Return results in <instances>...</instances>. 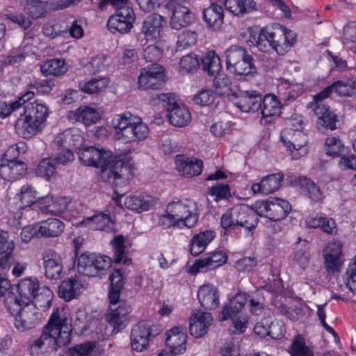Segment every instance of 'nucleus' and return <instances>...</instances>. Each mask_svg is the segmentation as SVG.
Masks as SVG:
<instances>
[{
    "instance_id": "48",
    "label": "nucleus",
    "mask_w": 356,
    "mask_h": 356,
    "mask_svg": "<svg viewBox=\"0 0 356 356\" xmlns=\"http://www.w3.org/2000/svg\"><path fill=\"white\" fill-rule=\"evenodd\" d=\"M124 241V237L122 235H118L111 241V245L114 253V262L120 263L122 261L124 264L129 265L131 263V259L127 258Z\"/></svg>"
},
{
    "instance_id": "21",
    "label": "nucleus",
    "mask_w": 356,
    "mask_h": 356,
    "mask_svg": "<svg viewBox=\"0 0 356 356\" xmlns=\"http://www.w3.org/2000/svg\"><path fill=\"white\" fill-rule=\"evenodd\" d=\"M86 280L79 275L63 280L58 287V296L66 301H70L78 296L86 286Z\"/></svg>"
},
{
    "instance_id": "18",
    "label": "nucleus",
    "mask_w": 356,
    "mask_h": 356,
    "mask_svg": "<svg viewBox=\"0 0 356 356\" xmlns=\"http://www.w3.org/2000/svg\"><path fill=\"white\" fill-rule=\"evenodd\" d=\"M40 204V210L44 213L58 216L67 211L74 209V202L70 197H42Z\"/></svg>"
},
{
    "instance_id": "14",
    "label": "nucleus",
    "mask_w": 356,
    "mask_h": 356,
    "mask_svg": "<svg viewBox=\"0 0 356 356\" xmlns=\"http://www.w3.org/2000/svg\"><path fill=\"white\" fill-rule=\"evenodd\" d=\"M165 81L164 68L156 63L143 68L138 78V88L140 90H159Z\"/></svg>"
},
{
    "instance_id": "6",
    "label": "nucleus",
    "mask_w": 356,
    "mask_h": 356,
    "mask_svg": "<svg viewBox=\"0 0 356 356\" xmlns=\"http://www.w3.org/2000/svg\"><path fill=\"white\" fill-rule=\"evenodd\" d=\"M292 127L284 129L281 134V140L284 145L293 154L294 159H298L307 153L306 145L307 136L302 131L303 121L300 118L291 120Z\"/></svg>"
},
{
    "instance_id": "47",
    "label": "nucleus",
    "mask_w": 356,
    "mask_h": 356,
    "mask_svg": "<svg viewBox=\"0 0 356 356\" xmlns=\"http://www.w3.org/2000/svg\"><path fill=\"white\" fill-rule=\"evenodd\" d=\"M53 299L51 290L46 286H40L37 290L33 302L34 307L44 310L50 307Z\"/></svg>"
},
{
    "instance_id": "54",
    "label": "nucleus",
    "mask_w": 356,
    "mask_h": 356,
    "mask_svg": "<svg viewBox=\"0 0 356 356\" xmlns=\"http://www.w3.org/2000/svg\"><path fill=\"white\" fill-rule=\"evenodd\" d=\"M56 161L52 158H44L40 161L35 170L38 177L49 179L56 172Z\"/></svg>"
},
{
    "instance_id": "25",
    "label": "nucleus",
    "mask_w": 356,
    "mask_h": 356,
    "mask_svg": "<svg viewBox=\"0 0 356 356\" xmlns=\"http://www.w3.org/2000/svg\"><path fill=\"white\" fill-rule=\"evenodd\" d=\"M281 104L277 97L271 94L264 96L261 99V106L259 108L262 115L261 123L267 124L273 122L279 117L281 111Z\"/></svg>"
},
{
    "instance_id": "30",
    "label": "nucleus",
    "mask_w": 356,
    "mask_h": 356,
    "mask_svg": "<svg viewBox=\"0 0 356 356\" xmlns=\"http://www.w3.org/2000/svg\"><path fill=\"white\" fill-rule=\"evenodd\" d=\"M15 242L7 232L0 230V268L8 269L13 257Z\"/></svg>"
},
{
    "instance_id": "46",
    "label": "nucleus",
    "mask_w": 356,
    "mask_h": 356,
    "mask_svg": "<svg viewBox=\"0 0 356 356\" xmlns=\"http://www.w3.org/2000/svg\"><path fill=\"white\" fill-rule=\"evenodd\" d=\"M288 351L291 356H314L313 348L306 345L305 339L301 334L294 337Z\"/></svg>"
},
{
    "instance_id": "13",
    "label": "nucleus",
    "mask_w": 356,
    "mask_h": 356,
    "mask_svg": "<svg viewBox=\"0 0 356 356\" xmlns=\"http://www.w3.org/2000/svg\"><path fill=\"white\" fill-rule=\"evenodd\" d=\"M136 19L135 12L131 6H122L118 8L114 14L108 19L107 27L108 30L114 33H129L134 27Z\"/></svg>"
},
{
    "instance_id": "44",
    "label": "nucleus",
    "mask_w": 356,
    "mask_h": 356,
    "mask_svg": "<svg viewBox=\"0 0 356 356\" xmlns=\"http://www.w3.org/2000/svg\"><path fill=\"white\" fill-rule=\"evenodd\" d=\"M40 71L44 76H59L67 72V67L64 59L56 58L43 62L40 65Z\"/></svg>"
},
{
    "instance_id": "50",
    "label": "nucleus",
    "mask_w": 356,
    "mask_h": 356,
    "mask_svg": "<svg viewBox=\"0 0 356 356\" xmlns=\"http://www.w3.org/2000/svg\"><path fill=\"white\" fill-rule=\"evenodd\" d=\"M19 154L17 148L11 146L4 153V158L0 163V177L6 180H11V163L10 161L11 158H15Z\"/></svg>"
},
{
    "instance_id": "45",
    "label": "nucleus",
    "mask_w": 356,
    "mask_h": 356,
    "mask_svg": "<svg viewBox=\"0 0 356 356\" xmlns=\"http://www.w3.org/2000/svg\"><path fill=\"white\" fill-rule=\"evenodd\" d=\"M277 28L281 38L279 39L280 55H284L296 44V34L284 26H278Z\"/></svg>"
},
{
    "instance_id": "61",
    "label": "nucleus",
    "mask_w": 356,
    "mask_h": 356,
    "mask_svg": "<svg viewBox=\"0 0 356 356\" xmlns=\"http://www.w3.org/2000/svg\"><path fill=\"white\" fill-rule=\"evenodd\" d=\"M197 39V33L190 30H186L178 35L177 47L180 49L194 45Z\"/></svg>"
},
{
    "instance_id": "11",
    "label": "nucleus",
    "mask_w": 356,
    "mask_h": 356,
    "mask_svg": "<svg viewBox=\"0 0 356 356\" xmlns=\"http://www.w3.org/2000/svg\"><path fill=\"white\" fill-rule=\"evenodd\" d=\"M158 99L167 103L168 117L173 126L184 127L188 124L191 120V113L186 106L176 102L174 94L163 93L158 95Z\"/></svg>"
},
{
    "instance_id": "53",
    "label": "nucleus",
    "mask_w": 356,
    "mask_h": 356,
    "mask_svg": "<svg viewBox=\"0 0 356 356\" xmlns=\"http://www.w3.org/2000/svg\"><path fill=\"white\" fill-rule=\"evenodd\" d=\"M300 186L305 188L309 197L314 202H319L323 199V193L320 188L312 180L305 177L298 179Z\"/></svg>"
},
{
    "instance_id": "39",
    "label": "nucleus",
    "mask_w": 356,
    "mask_h": 356,
    "mask_svg": "<svg viewBox=\"0 0 356 356\" xmlns=\"http://www.w3.org/2000/svg\"><path fill=\"white\" fill-rule=\"evenodd\" d=\"M39 236L43 237H57L60 236L64 229V223L58 218H48L37 224Z\"/></svg>"
},
{
    "instance_id": "33",
    "label": "nucleus",
    "mask_w": 356,
    "mask_h": 356,
    "mask_svg": "<svg viewBox=\"0 0 356 356\" xmlns=\"http://www.w3.org/2000/svg\"><path fill=\"white\" fill-rule=\"evenodd\" d=\"M203 19L208 27L217 31L220 29L224 21V9L222 6L213 3L203 10Z\"/></svg>"
},
{
    "instance_id": "9",
    "label": "nucleus",
    "mask_w": 356,
    "mask_h": 356,
    "mask_svg": "<svg viewBox=\"0 0 356 356\" xmlns=\"http://www.w3.org/2000/svg\"><path fill=\"white\" fill-rule=\"evenodd\" d=\"M112 259L104 254L83 253L77 258V270L88 277H97L111 266Z\"/></svg>"
},
{
    "instance_id": "10",
    "label": "nucleus",
    "mask_w": 356,
    "mask_h": 356,
    "mask_svg": "<svg viewBox=\"0 0 356 356\" xmlns=\"http://www.w3.org/2000/svg\"><path fill=\"white\" fill-rule=\"evenodd\" d=\"M171 212L181 221L184 227H193L199 219L197 204L191 199L172 201L168 204Z\"/></svg>"
},
{
    "instance_id": "7",
    "label": "nucleus",
    "mask_w": 356,
    "mask_h": 356,
    "mask_svg": "<svg viewBox=\"0 0 356 356\" xmlns=\"http://www.w3.org/2000/svg\"><path fill=\"white\" fill-rule=\"evenodd\" d=\"M256 215L266 217L270 220H282L291 210L289 202L277 197L257 200L252 205Z\"/></svg>"
},
{
    "instance_id": "15",
    "label": "nucleus",
    "mask_w": 356,
    "mask_h": 356,
    "mask_svg": "<svg viewBox=\"0 0 356 356\" xmlns=\"http://www.w3.org/2000/svg\"><path fill=\"white\" fill-rule=\"evenodd\" d=\"M252 39L254 46L260 51L268 54L276 52L280 55L279 39L281 38L277 27L261 28L257 34L252 36Z\"/></svg>"
},
{
    "instance_id": "42",
    "label": "nucleus",
    "mask_w": 356,
    "mask_h": 356,
    "mask_svg": "<svg viewBox=\"0 0 356 356\" xmlns=\"http://www.w3.org/2000/svg\"><path fill=\"white\" fill-rule=\"evenodd\" d=\"M224 6L227 11L235 16H242L257 10L254 0H224Z\"/></svg>"
},
{
    "instance_id": "62",
    "label": "nucleus",
    "mask_w": 356,
    "mask_h": 356,
    "mask_svg": "<svg viewBox=\"0 0 356 356\" xmlns=\"http://www.w3.org/2000/svg\"><path fill=\"white\" fill-rule=\"evenodd\" d=\"M236 216L234 207L227 210V211L224 213L220 218L221 227L226 232H231L232 230H234L236 227H237L235 220Z\"/></svg>"
},
{
    "instance_id": "35",
    "label": "nucleus",
    "mask_w": 356,
    "mask_h": 356,
    "mask_svg": "<svg viewBox=\"0 0 356 356\" xmlns=\"http://www.w3.org/2000/svg\"><path fill=\"white\" fill-rule=\"evenodd\" d=\"M248 293H238L232 299L227 302L220 314V321H223L230 318L233 315L238 314L248 302Z\"/></svg>"
},
{
    "instance_id": "49",
    "label": "nucleus",
    "mask_w": 356,
    "mask_h": 356,
    "mask_svg": "<svg viewBox=\"0 0 356 356\" xmlns=\"http://www.w3.org/2000/svg\"><path fill=\"white\" fill-rule=\"evenodd\" d=\"M202 67L210 76H214L221 70V63L218 55L214 51H209L202 60Z\"/></svg>"
},
{
    "instance_id": "28",
    "label": "nucleus",
    "mask_w": 356,
    "mask_h": 356,
    "mask_svg": "<svg viewBox=\"0 0 356 356\" xmlns=\"http://www.w3.org/2000/svg\"><path fill=\"white\" fill-rule=\"evenodd\" d=\"M213 86L219 95L227 97L232 102H235L236 96L240 90L238 86L234 84L232 79L225 74L217 76L213 80Z\"/></svg>"
},
{
    "instance_id": "38",
    "label": "nucleus",
    "mask_w": 356,
    "mask_h": 356,
    "mask_svg": "<svg viewBox=\"0 0 356 356\" xmlns=\"http://www.w3.org/2000/svg\"><path fill=\"white\" fill-rule=\"evenodd\" d=\"M70 120L81 122L86 126H90L97 122L99 119L97 111L88 106H81L75 111L69 112Z\"/></svg>"
},
{
    "instance_id": "20",
    "label": "nucleus",
    "mask_w": 356,
    "mask_h": 356,
    "mask_svg": "<svg viewBox=\"0 0 356 356\" xmlns=\"http://www.w3.org/2000/svg\"><path fill=\"white\" fill-rule=\"evenodd\" d=\"M165 335V345L170 350V355H177L186 351L187 334L184 329L174 327L169 330Z\"/></svg>"
},
{
    "instance_id": "23",
    "label": "nucleus",
    "mask_w": 356,
    "mask_h": 356,
    "mask_svg": "<svg viewBox=\"0 0 356 356\" xmlns=\"http://www.w3.org/2000/svg\"><path fill=\"white\" fill-rule=\"evenodd\" d=\"M261 96L256 91L250 93L240 90L238 94L236 96L235 102H233L243 112L254 113L261 108Z\"/></svg>"
},
{
    "instance_id": "22",
    "label": "nucleus",
    "mask_w": 356,
    "mask_h": 356,
    "mask_svg": "<svg viewBox=\"0 0 356 356\" xmlns=\"http://www.w3.org/2000/svg\"><path fill=\"white\" fill-rule=\"evenodd\" d=\"M165 21L158 13L148 15L143 22L141 33L147 40H156L161 36Z\"/></svg>"
},
{
    "instance_id": "19",
    "label": "nucleus",
    "mask_w": 356,
    "mask_h": 356,
    "mask_svg": "<svg viewBox=\"0 0 356 356\" xmlns=\"http://www.w3.org/2000/svg\"><path fill=\"white\" fill-rule=\"evenodd\" d=\"M43 266L46 277L57 281L62 277L63 266L61 257L52 250H48L42 254Z\"/></svg>"
},
{
    "instance_id": "12",
    "label": "nucleus",
    "mask_w": 356,
    "mask_h": 356,
    "mask_svg": "<svg viewBox=\"0 0 356 356\" xmlns=\"http://www.w3.org/2000/svg\"><path fill=\"white\" fill-rule=\"evenodd\" d=\"M115 195L113 197V200L120 207L125 208L140 213L148 211L155 205L159 203V200L152 195H129L124 196V193L120 191H115Z\"/></svg>"
},
{
    "instance_id": "43",
    "label": "nucleus",
    "mask_w": 356,
    "mask_h": 356,
    "mask_svg": "<svg viewBox=\"0 0 356 356\" xmlns=\"http://www.w3.org/2000/svg\"><path fill=\"white\" fill-rule=\"evenodd\" d=\"M15 199L17 201V204L19 209H25L34 204L40 209L39 202L41 199L37 202V191L31 185L26 184L22 186L19 193L16 194Z\"/></svg>"
},
{
    "instance_id": "41",
    "label": "nucleus",
    "mask_w": 356,
    "mask_h": 356,
    "mask_svg": "<svg viewBox=\"0 0 356 356\" xmlns=\"http://www.w3.org/2000/svg\"><path fill=\"white\" fill-rule=\"evenodd\" d=\"M216 234L213 230H206L195 234L190 241V251L193 256L200 254L213 240Z\"/></svg>"
},
{
    "instance_id": "40",
    "label": "nucleus",
    "mask_w": 356,
    "mask_h": 356,
    "mask_svg": "<svg viewBox=\"0 0 356 356\" xmlns=\"http://www.w3.org/2000/svg\"><path fill=\"white\" fill-rule=\"evenodd\" d=\"M33 91H26L17 99L13 102H3V97L0 95V117L6 118L24 105L27 102L34 97Z\"/></svg>"
},
{
    "instance_id": "17",
    "label": "nucleus",
    "mask_w": 356,
    "mask_h": 356,
    "mask_svg": "<svg viewBox=\"0 0 356 356\" xmlns=\"http://www.w3.org/2000/svg\"><path fill=\"white\" fill-rule=\"evenodd\" d=\"M227 261V256L223 251L211 252L204 258L195 260L192 266L190 267L189 273L192 275H196L204 270H214L224 265Z\"/></svg>"
},
{
    "instance_id": "16",
    "label": "nucleus",
    "mask_w": 356,
    "mask_h": 356,
    "mask_svg": "<svg viewBox=\"0 0 356 356\" xmlns=\"http://www.w3.org/2000/svg\"><path fill=\"white\" fill-rule=\"evenodd\" d=\"M130 312V305L124 301L120 302L118 305L110 306L105 318L108 324L113 327V332L118 333L127 325Z\"/></svg>"
},
{
    "instance_id": "26",
    "label": "nucleus",
    "mask_w": 356,
    "mask_h": 356,
    "mask_svg": "<svg viewBox=\"0 0 356 356\" xmlns=\"http://www.w3.org/2000/svg\"><path fill=\"white\" fill-rule=\"evenodd\" d=\"M197 298L202 307L205 309L211 310L219 306V291L213 284H207L201 286L197 292Z\"/></svg>"
},
{
    "instance_id": "52",
    "label": "nucleus",
    "mask_w": 356,
    "mask_h": 356,
    "mask_svg": "<svg viewBox=\"0 0 356 356\" xmlns=\"http://www.w3.org/2000/svg\"><path fill=\"white\" fill-rule=\"evenodd\" d=\"M158 225L163 229H183L184 224L179 220L173 212H171L170 207L167 205L163 213L159 216Z\"/></svg>"
},
{
    "instance_id": "63",
    "label": "nucleus",
    "mask_w": 356,
    "mask_h": 356,
    "mask_svg": "<svg viewBox=\"0 0 356 356\" xmlns=\"http://www.w3.org/2000/svg\"><path fill=\"white\" fill-rule=\"evenodd\" d=\"M4 16L7 19L17 24L24 31L29 30L32 24L31 19L20 13L10 12L5 14Z\"/></svg>"
},
{
    "instance_id": "24",
    "label": "nucleus",
    "mask_w": 356,
    "mask_h": 356,
    "mask_svg": "<svg viewBox=\"0 0 356 356\" xmlns=\"http://www.w3.org/2000/svg\"><path fill=\"white\" fill-rule=\"evenodd\" d=\"M355 90L354 82L351 79L344 81L339 80L334 81L332 84L327 86L318 93L315 95V99H325L328 98L333 92L339 96H350L353 94Z\"/></svg>"
},
{
    "instance_id": "56",
    "label": "nucleus",
    "mask_w": 356,
    "mask_h": 356,
    "mask_svg": "<svg viewBox=\"0 0 356 356\" xmlns=\"http://www.w3.org/2000/svg\"><path fill=\"white\" fill-rule=\"evenodd\" d=\"M311 259V254L309 247L307 243L300 245V248L297 249L293 257V261L304 270L308 266Z\"/></svg>"
},
{
    "instance_id": "4",
    "label": "nucleus",
    "mask_w": 356,
    "mask_h": 356,
    "mask_svg": "<svg viewBox=\"0 0 356 356\" xmlns=\"http://www.w3.org/2000/svg\"><path fill=\"white\" fill-rule=\"evenodd\" d=\"M111 125L115 138L122 143L143 140L149 134L147 125L140 118L135 120L129 112L115 115Z\"/></svg>"
},
{
    "instance_id": "34",
    "label": "nucleus",
    "mask_w": 356,
    "mask_h": 356,
    "mask_svg": "<svg viewBox=\"0 0 356 356\" xmlns=\"http://www.w3.org/2000/svg\"><path fill=\"white\" fill-rule=\"evenodd\" d=\"M81 224L93 230H102L107 232L115 229L114 222L108 214L98 213L92 216L84 218Z\"/></svg>"
},
{
    "instance_id": "64",
    "label": "nucleus",
    "mask_w": 356,
    "mask_h": 356,
    "mask_svg": "<svg viewBox=\"0 0 356 356\" xmlns=\"http://www.w3.org/2000/svg\"><path fill=\"white\" fill-rule=\"evenodd\" d=\"M95 344L93 342H86L76 345L70 349L71 356H88L94 350Z\"/></svg>"
},
{
    "instance_id": "58",
    "label": "nucleus",
    "mask_w": 356,
    "mask_h": 356,
    "mask_svg": "<svg viewBox=\"0 0 356 356\" xmlns=\"http://www.w3.org/2000/svg\"><path fill=\"white\" fill-rule=\"evenodd\" d=\"M4 305L7 312L15 316L26 305L19 297L15 296V294H10V296H6L4 298Z\"/></svg>"
},
{
    "instance_id": "31",
    "label": "nucleus",
    "mask_w": 356,
    "mask_h": 356,
    "mask_svg": "<svg viewBox=\"0 0 356 356\" xmlns=\"http://www.w3.org/2000/svg\"><path fill=\"white\" fill-rule=\"evenodd\" d=\"M194 20V15L186 5L175 4L170 18L173 29L179 30L189 26Z\"/></svg>"
},
{
    "instance_id": "32",
    "label": "nucleus",
    "mask_w": 356,
    "mask_h": 356,
    "mask_svg": "<svg viewBox=\"0 0 356 356\" xmlns=\"http://www.w3.org/2000/svg\"><path fill=\"white\" fill-rule=\"evenodd\" d=\"M175 164L178 172L190 177L199 175L203 169V163L201 160L185 159L181 155L176 156Z\"/></svg>"
},
{
    "instance_id": "37",
    "label": "nucleus",
    "mask_w": 356,
    "mask_h": 356,
    "mask_svg": "<svg viewBox=\"0 0 356 356\" xmlns=\"http://www.w3.org/2000/svg\"><path fill=\"white\" fill-rule=\"evenodd\" d=\"M235 220L237 226L245 227L249 230L254 228L257 225V218L252 208L246 205L235 206Z\"/></svg>"
},
{
    "instance_id": "2",
    "label": "nucleus",
    "mask_w": 356,
    "mask_h": 356,
    "mask_svg": "<svg viewBox=\"0 0 356 356\" xmlns=\"http://www.w3.org/2000/svg\"><path fill=\"white\" fill-rule=\"evenodd\" d=\"M72 326L64 308L54 309L41 334L31 341L29 348L32 355L56 351L68 346L72 339Z\"/></svg>"
},
{
    "instance_id": "8",
    "label": "nucleus",
    "mask_w": 356,
    "mask_h": 356,
    "mask_svg": "<svg viewBox=\"0 0 356 356\" xmlns=\"http://www.w3.org/2000/svg\"><path fill=\"white\" fill-rule=\"evenodd\" d=\"M162 331L161 326L151 321H141L133 326L131 334V346L134 350H146L149 341Z\"/></svg>"
},
{
    "instance_id": "1",
    "label": "nucleus",
    "mask_w": 356,
    "mask_h": 356,
    "mask_svg": "<svg viewBox=\"0 0 356 356\" xmlns=\"http://www.w3.org/2000/svg\"><path fill=\"white\" fill-rule=\"evenodd\" d=\"M111 156V151L93 146L83 147L78 152V158L83 164L101 168V177L105 181L113 184L115 187L127 186L133 177V165L125 159L114 162Z\"/></svg>"
},
{
    "instance_id": "27",
    "label": "nucleus",
    "mask_w": 356,
    "mask_h": 356,
    "mask_svg": "<svg viewBox=\"0 0 356 356\" xmlns=\"http://www.w3.org/2000/svg\"><path fill=\"white\" fill-rule=\"evenodd\" d=\"M284 176L281 173H274L265 176L259 183L253 184L251 190L254 194L268 195L280 188Z\"/></svg>"
},
{
    "instance_id": "3",
    "label": "nucleus",
    "mask_w": 356,
    "mask_h": 356,
    "mask_svg": "<svg viewBox=\"0 0 356 356\" xmlns=\"http://www.w3.org/2000/svg\"><path fill=\"white\" fill-rule=\"evenodd\" d=\"M48 115L49 108L44 103L36 100L26 104L15 122L17 134L24 138L33 137L43 129Z\"/></svg>"
},
{
    "instance_id": "51",
    "label": "nucleus",
    "mask_w": 356,
    "mask_h": 356,
    "mask_svg": "<svg viewBox=\"0 0 356 356\" xmlns=\"http://www.w3.org/2000/svg\"><path fill=\"white\" fill-rule=\"evenodd\" d=\"M25 11L33 18L42 17L46 12L47 2L40 0H21Z\"/></svg>"
},
{
    "instance_id": "59",
    "label": "nucleus",
    "mask_w": 356,
    "mask_h": 356,
    "mask_svg": "<svg viewBox=\"0 0 356 356\" xmlns=\"http://www.w3.org/2000/svg\"><path fill=\"white\" fill-rule=\"evenodd\" d=\"M208 194L214 197L216 202L228 200L232 197L230 188L228 184H217L209 189Z\"/></svg>"
},
{
    "instance_id": "36",
    "label": "nucleus",
    "mask_w": 356,
    "mask_h": 356,
    "mask_svg": "<svg viewBox=\"0 0 356 356\" xmlns=\"http://www.w3.org/2000/svg\"><path fill=\"white\" fill-rule=\"evenodd\" d=\"M40 286L39 281L35 278L27 277L22 279L17 286L19 296L25 305L33 302L37 290Z\"/></svg>"
},
{
    "instance_id": "29",
    "label": "nucleus",
    "mask_w": 356,
    "mask_h": 356,
    "mask_svg": "<svg viewBox=\"0 0 356 356\" xmlns=\"http://www.w3.org/2000/svg\"><path fill=\"white\" fill-rule=\"evenodd\" d=\"M213 320L211 314L209 312L195 314L190 319L191 334L196 338L204 336L212 324Z\"/></svg>"
},
{
    "instance_id": "60",
    "label": "nucleus",
    "mask_w": 356,
    "mask_h": 356,
    "mask_svg": "<svg viewBox=\"0 0 356 356\" xmlns=\"http://www.w3.org/2000/svg\"><path fill=\"white\" fill-rule=\"evenodd\" d=\"M108 81L106 79H92L86 82L81 89L83 92L88 94L97 93L105 89L107 86Z\"/></svg>"
},
{
    "instance_id": "5",
    "label": "nucleus",
    "mask_w": 356,
    "mask_h": 356,
    "mask_svg": "<svg viewBox=\"0 0 356 356\" xmlns=\"http://www.w3.org/2000/svg\"><path fill=\"white\" fill-rule=\"evenodd\" d=\"M227 70L240 78L257 73L253 57L247 49L238 45H232L225 51Z\"/></svg>"
},
{
    "instance_id": "57",
    "label": "nucleus",
    "mask_w": 356,
    "mask_h": 356,
    "mask_svg": "<svg viewBox=\"0 0 356 356\" xmlns=\"http://www.w3.org/2000/svg\"><path fill=\"white\" fill-rule=\"evenodd\" d=\"M325 149L326 154L331 156H339L345 151V146L337 137H329L325 140Z\"/></svg>"
},
{
    "instance_id": "55",
    "label": "nucleus",
    "mask_w": 356,
    "mask_h": 356,
    "mask_svg": "<svg viewBox=\"0 0 356 356\" xmlns=\"http://www.w3.org/2000/svg\"><path fill=\"white\" fill-rule=\"evenodd\" d=\"M111 63L110 58L104 54L93 56L86 65L87 70L91 74L103 72L106 70Z\"/></svg>"
}]
</instances>
